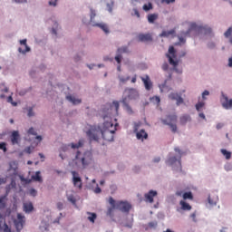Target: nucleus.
Segmentation results:
<instances>
[{"instance_id":"nucleus-25","label":"nucleus","mask_w":232,"mask_h":232,"mask_svg":"<svg viewBox=\"0 0 232 232\" xmlns=\"http://www.w3.org/2000/svg\"><path fill=\"white\" fill-rule=\"evenodd\" d=\"M158 221H150L147 225H145V230L155 229L158 227Z\"/></svg>"},{"instance_id":"nucleus-8","label":"nucleus","mask_w":232,"mask_h":232,"mask_svg":"<svg viewBox=\"0 0 232 232\" xmlns=\"http://www.w3.org/2000/svg\"><path fill=\"white\" fill-rule=\"evenodd\" d=\"M8 172V177L14 180L16 176L18 175V165L16 161H10L9 163V169L7 170Z\"/></svg>"},{"instance_id":"nucleus-23","label":"nucleus","mask_w":232,"mask_h":232,"mask_svg":"<svg viewBox=\"0 0 232 232\" xmlns=\"http://www.w3.org/2000/svg\"><path fill=\"white\" fill-rule=\"evenodd\" d=\"M176 34V30L175 29H171L169 31H162L161 34H160V37H165L168 38L171 35H174Z\"/></svg>"},{"instance_id":"nucleus-33","label":"nucleus","mask_w":232,"mask_h":232,"mask_svg":"<svg viewBox=\"0 0 232 232\" xmlns=\"http://www.w3.org/2000/svg\"><path fill=\"white\" fill-rule=\"evenodd\" d=\"M221 153L223 154V156L227 159L229 160L231 159V151H228L226 149H221Z\"/></svg>"},{"instance_id":"nucleus-22","label":"nucleus","mask_w":232,"mask_h":232,"mask_svg":"<svg viewBox=\"0 0 232 232\" xmlns=\"http://www.w3.org/2000/svg\"><path fill=\"white\" fill-rule=\"evenodd\" d=\"M179 205L181 207V209L184 211H190L192 209V207L189 203H187V201L181 200L179 201Z\"/></svg>"},{"instance_id":"nucleus-51","label":"nucleus","mask_w":232,"mask_h":232,"mask_svg":"<svg viewBox=\"0 0 232 232\" xmlns=\"http://www.w3.org/2000/svg\"><path fill=\"white\" fill-rule=\"evenodd\" d=\"M161 68H162V70H163L164 72H167V71H169V65L168 63H164L162 64Z\"/></svg>"},{"instance_id":"nucleus-28","label":"nucleus","mask_w":232,"mask_h":232,"mask_svg":"<svg viewBox=\"0 0 232 232\" xmlns=\"http://www.w3.org/2000/svg\"><path fill=\"white\" fill-rule=\"evenodd\" d=\"M159 19V14H150L148 15V22L150 24H154L155 21H157Z\"/></svg>"},{"instance_id":"nucleus-43","label":"nucleus","mask_w":232,"mask_h":232,"mask_svg":"<svg viewBox=\"0 0 232 232\" xmlns=\"http://www.w3.org/2000/svg\"><path fill=\"white\" fill-rule=\"evenodd\" d=\"M28 134H31V135H34V136H36L37 135V132L35 131V130L31 127L28 129V131H27Z\"/></svg>"},{"instance_id":"nucleus-6","label":"nucleus","mask_w":232,"mask_h":232,"mask_svg":"<svg viewBox=\"0 0 232 232\" xmlns=\"http://www.w3.org/2000/svg\"><path fill=\"white\" fill-rule=\"evenodd\" d=\"M177 122H178V115L177 114H169L167 116V119L162 120V123L164 125L169 126V128L171 129V131L173 133H176L178 131Z\"/></svg>"},{"instance_id":"nucleus-11","label":"nucleus","mask_w":232,"mask_h":232,"mask_svg":"<svg viewBox=\"0 0 232 232\" xmlns=\"http://www.w3.org/2000/svg\"><path fill=\"white\" fill-rule=\"evenodd\" d=\"M72 184L75 188H78L79 189L82 188V178H80L79 173L75 172V170H72Z\"/></svg>"},{"instance_id":"nucleus-54","label":"nucleus","mask_w":232,"mask_h":232,"mask_svg":"<svg viewBox=\"0 0 232 232\" xmlns=\"http://www.w3.org/2000/svg\"><path fill=\"white\" fill-rule=\"evenodd\" d=\"M93 192H94L95 194H100V193H102V188H101V187H99V185H96V187H95Z\"/></svg>"},{"instance_id":"nucleus-21","label":"nucleus","mask_w":232,"mask_h":232,"mask_svg":"<svg viewBox=\"0 0 232 232\" xmlns=\"http://www.w3.org/2000/svg\"><path fill=\"white\" fill-rule=\"evenodd\" d=\"M111 111H113L116 115L119 114V110H120V102L119 101H113L112 103L110 106Z\"/></svg>"},{"instance_id":"nucleus-12","label":"nucleus","mask_w":232,"mask_h":232,"mask_svg":"<svg viewBox=\"0 0 232 232\" xmlns=\"http://www.w3.org/2000/svg\"><path fill=\"white\" fill-rule=\"evenodd\" d=\"M169 99L171 101H176L177 106H180L184 103V99L179 92H170L169 94Z\"/></svg>"},{"instance_id":"nucleus-39","label":"nucleus","mask_w":232,"mask_h":232,"mask_svg":"<svg viewBox=\"0 0 232 232\" xmlns=\"http://www.w3.org/2000/svg\"><path fill=\"white\" fill-rule=\"evenodd\" d=\"M151 9H153V5L151 3L143 5V10L146 12L150 11Z\"/></svg>"},{"instance_id":"nucleus-55","label":"nucleus","mask_w":232,"mask_h":232,"mask_svg":"<svg viewBox=\"0 0 232 232\" xmlns=\"http://www.w3.org/2000/svg\"><path fill=\"white\" fill-rule=\"evenodd\" d=\"M151 100H152L153 102H156L157 103H160V96H153V97L151 98Z\"/></svg>"},{"instance_id":"nucleus-32","label":"nucleus","mask_w":232,"mask_h":232,"mask_svg":"<svg viewBox=\"0 0 232 232\" xmlns=\"http://www.w3.org/2000/svg\"><path fill=\"white\" fill-rule=\"evenodd\" d=\"M117 53L119 54H122V53H129L130 50L128 46H122L117 49Z\"/></svg>"},{"instance_id":"nucleus-27","label":"nucleus","mask_w":232,"mask_h":232,"mask_svg":"<svg viewBox=\"0 0 232 232\" xmlns=\"http://www.w3.org/2000/svg\"><path fill=\"white\" fill-rule=\"evenodd\" d=\"M34 210L33 203H24V211L25 213H30Z\"/></svg>"},{"instance_id":"nucleus-50","label":"nucleus","mask_w":232,"mask_h":232,"mask_svg":"<svg viewBox=\"0 0 232 232\" xmlns=\"http://www.w3.org/2000/svg\"><path fill=\"white\" fill-rule=\"evenodd\" d=\"M27 116H28V117H34V111H33V107H30V108L28 109Z\"/></svg>"},{"instance_id":"nucleus-48","label":"nucleus","mask_w":232,"mask_h":232,"mask_svg":"<svg viewBox=\"0 0 232 232\" xmlns=\"http://www.w3.org/2000/svg\"><path fill=\"white\" fill-rule=\"evenodd\" d=\"M175 151L179 155V159H181L184 152L179 149V147H176Z\"/></svg>"},{"instance_id":"nucleus-34","label":"nucleus","mask_w":232,"mask_h":232,"mask_svg":"<svg viewBox=\"0 0 232 232\" xmlns=\"http://www.w3.org/2000/svg\"><path fill=\"white\" fill-rule=\"evenodd\" d=\"M193 198H194V196H193L192 192H184V194H183L184 200H187V199L193 200Z\"/></svg>"},{"instance_id":"nucleus-53","label":"nucleus","mask_w":232,"mask_h":232,"mask_svg":"<svg viewBox=\"0 0 232 232\" xmlns=\"http://www.w3.org/2000/svg\"><path fill=\"white\" fill-rule=\"evenodd\" d=\"M48 5H49L50 6L55 7V6L57 5V0H50V1L48 2Z\"/></svg>"},{"instance_id":"nucleus-19","label":"nucleus","mask_w":232,"mask_h":232,"mask_svg":"<svg viewBox=\"0 0 232 232\" xmlns=\"http://www.w3.org/2000/svg\"><path fill=\"white\" fill-rule=\"evenodd\" d=\"M136 138L137 140H144L149 138V134L144 129H141L136 133Z\"/></svg>"},{"instance_id":"nucleus-29","label":"nucleus","mask_w":232,"mask_h":232,"mask_svg":"<svg viewBox=\"0 0 232 232\" xmlns=\"http://www.w3.org/2000/svg\"><path fill=\"white\" fill-rule=\"evenodd\" d=\"M32 179L36 181V182H40V183L43 182V178L41 176L40 170H37V172H35V175L32 176Z\"/></svg>"},{"instance_id":"nucleus-59","label":"nucleus","mask_w":232,"mask_h":232,"mask_svg":"<svg viewBox=\"0 0 232 232\" xmlns=\"http://www.w3.org/2000/svg\"><path fill=\"white\" fill-rule=\"evenodd\" d=\"M190 218L193 219L194 222H197V214L196 212H193L190 214Z\"/></svg>"},{"instance_id":"nucleus-52","label":"nucleus","mask_w":232,"mask_h":232,"mask_svg":"<svg viewBox=\"0 0 232 232\" xmlns=\"http://www.w3.org/2000/svg\"><path fill=\"white\" fill-rule=\"evenodd\" d=\"M29 194L33 197H36L37 195V190H35V188H30L29 190Z\"/></svg>"},{"instance_id":"nucleus-15","label":"nucleus","mask_w":232,"mask_h":232,"mask_svg":"<svg viewBox=\"0 0 232 232\" xmlns=\"http://www.w3.org/2000/svg\"><path fill=\"white\" fill-rule=\"evenodd\" d=\"M221 104L224 109L231 110L232 109V99L229 100V98H227V95L222 94Z\"/></svg>"},{"instance_id":"nucleus-46","label":"nucleus","mask_w":232,"mask_h":232,"mask_svg":"<svg viewBox=\"0 0 232 232\" xmlns=\"http://www.w3.org/2000/svg\"><path fill=\"white\" fill-rule=\"evenodd\" d=\"M121 60H122V55L121 54H117L115 56V61L117 62L118 64H121Z\"/></svg>"},{"instance_id":"nucleus-41","label":"nucleus","mask_w":232,"mask_h":232,"mask_svg":"<svg viewBox=\"0 0 232 232\" xmlns=\"http://www.w3.org/2000/svg\"><path fill=\"white\" fill-rule=\"evenodd\" d=\"M232 34V27H229L224 34L226 38H229L231 36Z\"/></svg>"},{"instance_id":"nucleus-24","label":"nucleus","mask_w":232,"mask_h":232,"mask_svg":"<svg viewBox=\"0 0 232 232\" xmlns=\"http://www.w3.org/2000/svg\"><path fill=\"white\" fill-rule=\"evenodd\" d=\"M66 100L69 101L70 102H72L73 105H77V104L82 103V100L81 99H76L72 95H67L66 96Z\"/></svg>"},{"instance_id":"nucleus-61","label":"nucleus","mask_w":232,"mask_h":232,"mask_svg":"<svg viewBox=\"0 0 232 232\" xmlns=\"http://www.w3.org/2000/svg\"><path fill=\"white\" fill-rule=\"evenodd\" d=\"M223 127H224V123H222V122L218 123L217 126H216L217 130H220Z\"/></svg>"},{"instance_id":"nucleus-4","label":"nucleus","mask_w":232,"mask_h":232,"mask_svg":"<svg viewBox=\"0 0 232 232\" xmlns=\"http://www.w3.org/2000/svg\"><path fill=\"white\" fill-rule=\"evenodd\" d=\"M202 29V27L198 26L196 23H190L188 30L187 32H181L180 34L178 36L179 42L175 44V45H181L182 44H185L187 43V37L190 36L192 32H197Z\"/></svg>"},{"instance_id":"nucleus-45","label":"nucleus","mask_w":232,"mask_h":232,"mask_svg":"<svg viewBox=\"0 0 232 232\" xmlns=\"http://www.w3.org/2000/svg\"><path fill=\"white\" fill-rule=\"evenodd\" d=\"M67 199L69 202L76 204V198H74V196H68Z\"/></svg>"},{"instance_id":"nucleus-56","label":"nucleus","mask_w":232,"mask_h":232,"mask_svg":"<svg viewBox=\"0 0 232 232\" xmlns=\"http://www.w3.org/2000/svg\"><path fill=\"white\" fill-rule=\"evenodd\" d=\"M0 229H1V225H0ZM3 232H11V228L7 225H5Z\"/></svg>"},{"instance_id":"nucleus-13","label":"nucleus","mask_w":232,"mask_h":232,"mask_svg":"<svg viewBox=\"0 0 232 232\" xmlns=\"http://www.w3.org/2000/svg\"><path fill=\"white\" fill-rule=\"evenodd\" d=\"M140 80L144 84L145 90L151 91V89L153 88V82H152L150 75L146 74L144 76H140Z\"/></svg>"},{"instance_id":"nucleus-7","label":"nucleus","mask_w":232,"mask_h":232,"mask_svg":"<svg viewBox=\"0 0 232 232\" xmlns=\"http://www.w3.org/2000/svg\"><path fill=\"white\" fill-rule=\"evenodd\" d=\"M115 206L116 209L122 213H130L132 208V205L129 201H115Z\"/></svg>"},{"instance_id":"nucleus-18","label":"nucleus","mask_w":232,"mask_h":232,"mask_svg":"<svg viewBox=\"0 0 232 232\" xmlns=\"http://www.w3.org/2000/svg\"><path fill=\"white\" fill-rule=\"evenodd\" d=\"M20 134L18 130H13L11 133V143L12 145H16L20 143Z\"/></svg>"},{"instance_id":"nucleus-30","label":"nucleus","mask_w":232,"mask_h":232,"mask_svg":"<svg viewBox=\"0 0 232 232\" xmlns=\"http://www.w3.org/2000/svg\"><path fill=\"white\" fill-rule=\"evenodd\" d=\"M88 216V220L92 222V224L95 223V220L97 218V214H94V212H87Z\"/></svg>"},{"instance_id":"nucleus-64","label":"nucleus","mask_w":232,"mask_h":232,"mask_svg":"<svg viewBox=\"0 0 232 232\" xmlns=\"http://www.w3.org/2000/svg\"><path fill=\"white\" fill-rule=\"evenodd\" d=\"M228 67H232V57L228 59Z\"/></svg>"},{"instance_id":"nucleus-20","label":"nucleus","mask_w":232,"mask_h":232,"mask_svg":"<svg viewBox=\"0 0 232 232\" xmlns=\"http://www.w3.org/2000/svg\"><path fill=\"white\" fill-rule=\"evenodd\" d=\"M191 121H192V118L189 114H183L179 118L180 125H186L188 122H190Z\"/></svg>"},{"instance_id":"nucleus-5","label":"nucleus","mask_w":232,"mask_h":232,"mask_svg":"<svg viewBox=\"0 0 232 232\" xmlns=\"http://www.w3.org/2000/svg\"><path fill=\"white\" fill-rule=\"evenodd\" d=\"M166 57L169 60V63L171 66H173V68L175 69V71L177 72H179V70L177 69V67L179 64V61L177 59V51H176L174 46L171 45V46L169 47V51L166 53Z\"/></svg>"},{"instance_id":"nucleus-31","label":"nucleus","mask_w":232,"mask_h":232,"mask_svg":"<svg viewBox=\"0 0 232 232\" xmlns=\"http://www.w3.org/2000/svg\"><path fill=\"white\" fill-rule=\"evenodd\" d=\"M84 144V140H79V141L77 143H71V148L72 149H79L82 148Z\"/></svg>"},{"instance_id":"nucleus-14","label":"nucleus","mask_w":232,"mask_h":232,"mask_svg":"<svg viewBox=\"0 0 232 232\" xmlns=\"http://www.w3.org/2000/svg\"><path fill=\"white\" fill-rule=\"evenodd\" d=\"M137 39L140 43H152L153 42V36L151 34H139L137 36Z\"/></svg>"},{"instance_id":"nucleus-42","label":"nucleus","mask_w":232,"mask_h":232,"mask_svg":"<svg viewBox=\"0 0 232 232\" xmlns=\"http://www.w3.org/2000/svg\"><path fill=\"white\" fill-rule=\"evenodd\" d=\"M209 95H210V92L208 91V90H205V91L202 92V99H203L204 101H206V100H207V97H206V96H209Z\"/></svg>"},{"instance_id":"nucleus-17","label":"nucleus","mask_w":232,"mask_h":232,"mask_svg":"<svg viewBox=\"0 0 232 232\" xmlns=\"http://www.w3.org/2000/svg\"><path fill=\"white\" fill-rule=\"evenodd\" d=\"M20 45L24 46V49L22 47L18 48V53L22 54H25L26 53H29L31 51V48L27 44V39H23L19 41Z\"/></svg>"},{"instance_id":"nucleus-44","label":"nucleus","mask_w":232,"mask_h":232,"mask_svg":"<svg viewBox=\"0 0 232 232\" xmlns=\"http://www.w3.org/2000/svg\"><path fill=\"white\" fill-rule=\"evenodd\" d=\"M5 207V198H0V208H4ZM0 218H2V215L0 214Z\"/></svg>"},{"instance_id":"nucleus-3","label":"nucleus","mask_w":232,"mask_h":232,"mask_svg":"<svg viewBox=\"0 0 232 232\" xmlns=\"http://www.w3.org/2000/svg\"><path fill=\"white\" fill-rule=\"evenodd\" d=\"M124 93L127 94V96L122 97L121 103L123 106V109L129 115L134 114V111L132 107L130 105L128 101L137 100L140 98V92L135 88H126L124 90Z\"/></svg>"},{"instance_id":"nucleus-62","label":"nucleus","mask_w":232,"mask_h":232,"mask_svg":"<svg viewBox=\"0 0 232 232\" xmlns=\"http://www.w3.org/2000/svg\"><path fill=\"white\" fill-rule=\"evenodd\" d=\"M131 83H136L137 82V74H135L130 81Z\"/></svg>"},{"instance_id":"nucleus-60","label":"nucleus","mask_w":232,"mask_h":232,"mask_svg":"<svg viewBox=\"0 0 232 232\" xmlns=\"http://www.w3.org/2000/svg\"><path fill=\"white\" fill-rule=\"evenodd\" d=\"M175 2H176V0H162V3H166L167 5H170V4H173Z\"/></svg>"},{"instance_id":"nucleus-57","label":"nucleus","mask_w":232,"mask_h":232,"mask_svg":"<svg viewBox=\"0 0 232 232\" xmlns=\"http://www.w3.org/2000/svg\"><path fill=\"white\" fill-rule=\"evenodd\" d=\"M7 182V179L6 178H0V186L5 184Z\"/></svg>"},{"instance_id":"nucleus-1","label":"nucleus","mask_w":232,"mask_h":232,"mask_svg":"<svg viewBox=\"0 0 232 232\" xmlns=\"http://www.w3.org/2000/svg\"><path fill=\"white\" fill-rule=\"evenodd\" d=\"M116 130V125L111 121H105L102 129L99 126L92 125L85 133L90 141H99L101 137L106 141H113Z\"/></svg>"},{"instance_id":"nucleus-10","label":"nucleus","mask_w":232,"mask_h":232,"mask_svg":"<svg viewBox=\"0 0 232 232\" xmlns=\"http://www.w3.org/2000/svg\"><path fill=\"white\" fill-rule=\"evenodd\" d=\"M108 203L111 206V207H109L107 212H106V215L108 217H110L111 218H114V209H117L116 208V200L111 196L109 198H108Z\"/></svg>"},{"instance_id":"nucleus-47","label":"nucleus","mask_w":232,"mask_h":232,"mask_svg":"<svg viewBox=\"0 0 232 232\" xmlns=\"http://www.w3.org/2000/svg\"><path fill=\"white\" fill-rule=\"evenodd\" d=\"M96 17V11L93 10V9H91V15H90V18H91V22H92V20Z\"/></svg>"},{"instance_id":"nucleus-36","label":"nucleus","mask_w":232,"mask_h":232,"mask_svg":"<svg viewBox=\"0 0 232 232\" xmlns=\"http://www.w3.org/2000/svg\"><path fill=\"white\" fill-rule=\"evenodd\" d=\"M119 80L121 83H126L130 80V76H119Z\"/></svg>"},{"instance_id":"nucleus-9","label":"nucleus","mask_w":232,"mask_h":232,"mask_svg":"<svg viewBox=\"0 0 232 232\" xmlns=\"http://www.w3.org/2000/svg\"><path fill=\"white\" fill-rule=\"evenodd\" d=\"M25 224V218L21 214H17L16 219L14 220V225L17 232H20Z\"/></svg>"},{"instance_id":"nucleus-35","label":"nucleus","mask_w":232,"mask_h":232,"mask_svg":"<svg viewBox=\"0 0 232 232\" xmlns=\"http://www.w3.org/2000/svg\"><path fill=\"white\" fill-rule=\"evenodd\" d=\"M206 106V102H198L197 104H196V110L198 111H201L202 109Z\"/></svg>"},{"instance_id":"nucleus-63","label":"nucleus","mask_w":232,"mask_h":232,"mask_svg":"<svg viewBox=\"0 0 232 232\" xmlns=\"http://www.w3.org/2000/svg\"><path fill=\"white\" fill-rule=\"evenodd\" d=\"M63 203H57V208L58 209H63Z\"/></svg>"},{"instance_id":"nucleus-40","label":"nucleus","mask_w":232,"mask_h":232,"mask_svg":"<svg viewBox=\"0 0 232 232\" xmlns=\"http://www.w3.org/2000/svg\"><path fill=\"white\" fill-rule=\"evenodd\" d=\"M131 16H136L137 18H140V11L137 8H133V13H131Z\"/></svg>"},{"instance_id":"nucleus-26","label":"nucleus","mask_w":232,"mask_h":232,"mask_svg":"<svg viewBox=\"0 0 232 232\" xmlns=\"http://www.w3.org/2000/svg\"><path fill=\"white\" fill-rule=\"evenodd\" d=\"M93 26L101 28L106 34L110 33L109 27L105 24H94Z\"/></svg>"},{"instance_id":"nucleus-58","label":"nucleus","mask_w":232,"mask_h":232,"mask_svg":"<svg viewBox=\"0 0 232 232\" xmlns=\"http://www.w3.org/2000/svg\"><path fill=\"white\" fill-rule=\"evenodd\" d=\"M24 152L27 154H31L32 153V148L30 146L26 147L24 149Z\"/></svg>"},{"instance_id":"nucleus-2","label":"nucleus","mask_w":232,"mask_h":232,"mask_svg":"<svg viewBox=\"0 0 232 232\" xmlns=\"http://www.w3.org/2000/svg\"><path fill=\"white\" fill-rule=\"evenodd\" d=\"M92 161V153L91 151H85L82 153L77 150L74 159L70 162V166L72 168L86 169Z\"/></svg>"},{"instance_id":"nucleus-38","label":"nucleus","mask_w":232,"mask_h":232,"mask_svg":"<svg viewBox=\"0 0 232 232\" xmlns=\"http://www.w3.org/2000/svg\"><path fill=\"white\" fill-rule=\"evenodd\" d=\"M178 161V158L176 156L170 157L168 160V163L169 165H174Z\"/></svg>"},{"instance_id":"nucleus-37","label":"nucleus","mask_w":232,"mask_h":232,"mask_svg":"<svg viewBox=\"0 0 232 232\" xmlns=\"http://www.w3.org/2000/svg\"><path fill=\"white\" fill-rule=\"evenodd\" d=\"M0 150H3L4 153L7 152L6 142L0 141Z\"/></svg>"},{"instance_id":"nucleus-16","label":"nucleus","mask_w":232,"mask_h":232,"mask_svg":"<svg viewBox=\"0 0 232 232\" xmlns=\"http://www.w3.org/2000/svg\"><path fill=\"white\" fill-rule=\"evenodd\" d=\"M158 196L157 190H150L147 194H144L145 202L152 204L154 202V197Z\"/></svg>"},{"instance_id":"nucleus-49","label":"nucleus","mask_w":232,"mask_h":232,"mask_svg":"<svg viewBox=\"0 0 232 232\" xmlns=\"http://www.w3.org/2000/svg\"><path fill=\"white\" fill-rule=\"evenodd\" d=\"M7 102H10L13 106H17V102H13V97L12 96H8Z\"/></svg>"}]
</instances>
